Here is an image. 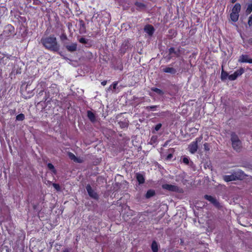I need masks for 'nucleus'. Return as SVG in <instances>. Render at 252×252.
I'll return each mask as SVG.
<instances>
[{
  "label": "nucleus",
  "mask_w": 252,
  "mask_h": 252,
  "mask_svg": "<svg viewBox=\"0 0 252 252\" xmlns=\"http://www.w3.org/2000/svg\"><path fill=\"white\" fill-rule=\"evenodd\" d=\"M41 43L46 48L51 51L56 52L59 49L56 38L54 36L42 38Z\"/></svg>",
  "instance_id": "f257e3e1"
},
{
  "label": "nucleus",
  "mask_w": 252,
  "mask_h": 252,
  "mask_svg": "<svg viewBox=\"0 0 252 252\" xmlns=\"http://www.w3.org/2000/svg\"><path fill=\"white\" fill-rule=\"evenodd\" d=\"M245 174L241 170H238L230 175H225L223 179L225 182H230L236 180H242L244 177Z\"/></svg>",
  "instance_id": "f03ea898"
},
{
  "label": "nucleus",
  "mask_w": 252,
  "mask_h": 252,
  "mask_svg": "<svg viewBox=\"0 0 252 252\" xmlns=\"http://www.w3.org/2000/svg\"><path fill=\"white\" fill-rule=\"evenodd\" d=\"M241 8V5L239 3H236L233 7L230 15V19L233 22H236L238 20Z\"/></svg>",
  "instance_id": "7ed1b4c3"
},
{
  "label": "nucleus",
  "mask_w": 252,
  "mask_h": 252,
  "mask_svg": "<svg viewBox=\"0 0 252 252\" xmlns=\"http://www.w3.org/2000/svg\"><path fill=\"white\" fill-rule=\"evenodd\" d=\"M162 188L163 189L167 190L169 191L175 192L177 193H183V189L178 187L177 186L165 184L162 185Z\"/></svg>",
  "instance_id": "20e7f679"
},
{
  "label": "nucleus",
  "mask_w": 252,
  "mask_h": 252,
  "mask_svg": "<svg viewBox=\"0 0 252 252\" xmlns=\"http://www.w3.org/2000/svg\"><path fill=\"white\" fill-rule=\"evenodd\" d=\"M231 140L233 149L236 151H239L241 148V142L238 139L237 135L235 133H232L231 134Z\"/></svg>",
  "instance_id": "39448f33"
},
{
  "label": "nucleus",
  "mask_w": 252,
  "mask_h": 252,
  "mask_svg": "<svg viewBox=\"0 0 252 252\" xmlns=\"http://www.w3.org/2000/svg\"><path fill=\"white\" fill-rule=\"evenodd\" d=\"M14 28L11 25L6 26L3 33L0 35L7 38H9L14 35Z\"/></svg>",
  "instance_id": "423d86ee"
},
{
  "label": "nucleus",
  "mask_w": 252,
  "mask_h": 252,
  "mask_svg": "<svg viewBox=\"0 0 252 252\" xmlns=\"http://www.w3.org/2000/svg\"><path fill=\"white\" fill-rule=\"evenodd\" d=\"M201 138H197L195 141L192 142L189 146V150L191 154L195 153L198 149V142H200Z\"/></svg>",
  "instance_id": "0eeeda50"
},
{
  "label": "nucleus",
  "mask_w": 252,
  "mask_h": 252,
  "mask_svg": "<svg viewBox=\"0 0 252 252\" xmlns=\"http://www.w3.org/2000/svg\"><path fill=\"white\" fill-rule=\"evenodd\" d=\"M26 233L22 230H20L16 234V243L17 245L22 244L25 239Z\"/></svg>",
  "instance_id": "6e6552de"
},
{
  "label": "nucleus",
  "mask_w": 252,
  "mask_h": 252,
  "mask_svg": "<svg viewBox=\"0 0 252 252\" xmlns=\"http://www.w3.org/2000/svg\"><path fill=\"white\" fill-rule=\"evenodd\" d=\"M244 72V69L241 67L235 71L233 74L229 75L228 76V79L231 81L235 80L238 77L241 76Z\"/></svg>",
  "instance_id": "1a4fd4ad"
},
{
  "label": "nucleus",
  "mask_w": 252,
  "mask_h": 252,
  "mask_svg": "<svg viewBox=\"0 0 252 252\" xmlns=\"http://www.w3.org/2000/svg\"><path fill=\"white\" fill-rule=\"evenodd\" d=\"M204 198L206 200H208L211 203H212L216 207H219L220 206L219 202L216 199V198L214 197L213 196L208 195H205L204 196Z\"/></svg>",
  "instance_id": "9d476101"
},
{
  "label": "nucleus",
  "mask_w": 252,
  "mask_h": 252,
  "mask_svg": "<svg viewBox=\"0 0 252 252\" xmlns=\"http://www.w3.org/2000/svg\"><path fill=\"white\" fill-rule=\"evenodd\" d=\"M86 188L90 196L94 199L98 198L97 194L92 189L91 186L90 185H88Z\"/></svg>",
  "instance_id": "9b49d317"
},
{
  "label": "nucleus",
  "mask_w": 252,
  "mask_h": 252,
  "mask_svg": "<svg viewBox=\"0 0 252 252\" xmlns=\"http://www.w3.org/2000/svg\"><path fill=\"white\" fill-rule=\"evenodd\" d=\"M240 63H252V59H250L249 56L247 55H241L239 60Z\"/></svg>",
  "instance_id": "f8f14e48"
},
{
  "label": "nucleus",
  "mask_w": 252,
  "mask_h": 252,
  "mask_svg": "<svg viewBox=\"0 0 252 252\" xmlns=\"http://www.w3.org/2000/svg\"><path fill=\"white\" fill-rule=\"evenodd\" d=\"M65 47L68 51L73 52L76 51L77 44L76 43H72L71 44L66 45Z\"/></svg>",
  "instance_id": "ddd939ff"
},
{
  "label": "nucleus",
  "mask_w": 252,
  "mask_h": 252,
  "mask_svg": "<svg viewBox=\"0 0 252 252\" xmlns=\"http://www.w3.org/2000/svg\"><path fill=\"white\" fill-rule=\"evenodd\" d=\"M154 31V27L150 25H146L144 28V31L150 36L153 35Z\"/></svg>",
  "instance_id": "4468645a"
},
{
  "label": "nucleus",
  "mask_w": 252,
  "mask_h": 252,
  "mask_svg": "<svg viewBox=\"0 0 252 252\" xmlns=\"http://www.w3.org/2000/svg\"><path fill=\"white\" fill-rule=\"evenodd\" d=\"M136 178L139 183V184H143L145 182V177L144 175L140 173H137L136 174Z\"/></svg>",
  "instance_id": "2eb2a0df"
},
{
  "label": "nucleus",
  "mask_w": 252,
  "mask_h": 252,
  "mask_svg": "<svg viewBox=\"0 0 252 252\" xmlns=\"http://www.w3.org/2000/svg\"><path fill=\"white\" fill-rule=\"evenodd\" d=\"M87 116H88L89 119L92 123H94L96 121L95 115L91 111H87Z\"/></svg>",
  "instance_id": "dca6fc26"
},
{
  "label": "nucleus",
  "mask_w": 252,
  "mask_h": 252,
  "mask_svg": "<svg viewBox=\"0 0 252 252\" xmlns=\"http://www.w3.org/2000/svg\"><path fill=\"white\" fill-rule=\"evenodd\" d=\"M151 249L153 252H158V245L156 241H153L151 245Z\"/></svg>",
  "instance_id": "f3484780"
},
{
  "label": "nucleus",
  "mask_w": 252,
  "mask_h": 252,
  "mask_svg": "<svg viewBox=\"0 0 252 252\" xmlns=\"http://www.w3.org/2000/svg\"><path fill=\"white\" fill-rule=\"evenodd\" d=\"M155 195V191L153 189H149L147 191V193L145 195V197L146 198H149L151 197H153Z\"/></svg>",
  "instance_id": "a211bd4d"
},
{
  "label": "nucleus",
  "mask_w": 252,
  "mask_h": 252,
  "mask_svg": "<svg viewBox=\"0 0 252 252\" xmlns=\"http://www.w3.org/2000/svg\"><path fill=\"white\" fill-rule=\"evenodd\" d=\"M163 71L166 73L174 74L176 72L175 69L173 67H167L163 69Z\"/></svg>",
  "instance_id": "6ab92c4d"
},
{
  "label": "nucleus",
  "mask_w": 252,
  "mask_h": 252,
  "mask_svg": "<svg viewBox=\"0 0 252 252\" xmlns=\"http://www.w3.org/2000/svg\"><path fill=\"white\" fill-rule=\"evenodd\" d=\"M174 54L176 56H179V52L176 51L173 47H171L169 49V54L172 57V54Z\"/></svg>",
  "instance_id": "aec40b11"
},
{
  "label": "nucleus",
  "mask_w": 252,
  "mask_h": 252,
  "mask_svg": "<svg viewBox=\"0 0 252 252\" xmlns=\"http://www.w3.org/2000/svg\"><path fill=\"white\" fill-rule=\"evenodd\" d=\"M151 90L159 95H162L163 94V92L162 90L157 88H152Z\"/></svg>",
  "instance_id": "412c9836"
},
{
  "label": "nucleus",
  "mask_w": 252,
  "mask_h": 252,
  "mask_svg": "<svg viewBox=\"0 0 252 252\" xmlns=\"http://www.w3.org/2000/svg\"><path fill=\"white\" fill-rule=\"evenodd\" d=\"M252 11V2L248 4L247 8L246 9V13L247 14H250Z\"/></svg>",
  "instance_id": "4be33fe9"
},
{
  "label": "nucleus",
  "mask_w": 252,
  "mask_h": 252,
  "mask_svg": "<svg viewBox=\"0 0 252 252\" xmlns=\"http://www.w3.org/2000/svg\"><path fill=\"white\" fill-rule=\"evenodd\" d=\"M17 121H23L25 119V115L23 114H18L16 117Z\"/></svg>",
  "instance_id": "5701e85b"
},
{
  "label": "nucleus",
  "mask_w": 252,
  "mask_h": 252,
  "mask_svg": "<svg viewBox=\"0 0 252 252\" xmlns=\"http://www.w3.org/2000/svg\"><path fill=\"white\" fill-rule=\"evenodd\" d=\"M169 153L168 154V155L166 157V159L168 160L170 159L173 157L172 153L174 152L173 149H169Z\"/></svg>",
  "instance_id": "b1692460"
},
{
  "label": "nucleus",
  "mask_w": 252,
  "mask_h": 252,
  "mask_svg": "<svg viewBox=\"0 0 252 252\" xmlns=\"http://www.w3.org/2000/svg\"><path fill=\"white\" fill-rule=\"evenodd\" d=\"M229 75H228V74L226 72L222 70L221 73V78L222 80L225 79L226 77Z\"/></svg>",
  "instance_id": "393cba45"
},
{
  "label": "nucleus",
  "mask_w": 252,
  "mask_h": 252,
  "mask_svg": "<svg viewBox=\"0 0 252 252\" xmlns=\"http://www.w3.org/2000/svg\"><path fill=\"white\" fill-rule=\"evenodd\" d=\"M157 107V105L149 106H147L146 109L149 111H156Z\"/></svg>",
  "instance_id": "a878e982"
},
{
  "label": "nucleus",
  "mask_w": 252,
  "mask_h": 252,
  "mask_svg": "<svg viewBox=\"0 0 252 252\" xmlns=\"http://www.w3.org/2000/svg\"><path fill=\"white\" fill-rule=\"evenodd\" d=\"M47 166H48V168L50 169L51 170H52L53 172L55 173L56 172V170L54 168V165L52 164V163H48L47 164Z\"/></svg>",
  "instance_id": "bb28decb"
},
{
  "label": "nucleus",
  "mask_w": 252,
  "mask_h": 252,
  "mask_svg": "<svg viewBox=\"0 0 252 252\" xmlns=\"http://www.w3.org/2000/svg\"><path fill=\"white\" fill-rule=\"evenodd\" d=\"M79 41L81 43L86 44L88 42V40L84 37H81L79 39Z\"/></svg>",
  "instance_id": "cd10ccee"
},
{
  "label": "nucleus",
  "mask_w": 252,
  "mask_h": 252,
  "mask_svg": "<svg viewBox=\"0 0 252 252\" xmlns=\"http://www.w3.org/2000/svg\"><path fill=\"white\" fill-rule=\"evenodd\" d=\"M53 186L54 187V188L58 191L60 190V186L59 184L53 183Z\"/></svg>",
  "instance_id": "c85d7f7f"
},
{
  "label": "nucleus",
  "mask_w": 252,
  "mask_h": 252,
  "mask_svg": "<svg viewBox=\"0 0 252 252\" xmlns=\"http://www.w3.org/2000/svg\"><path fill=\"white\" fill-rule=\"evenodd\" d=\"M183 162L186 164L189 163V158L188 157H184L183 158Z\"/></svg>",
  "instance_id": "c756f323"
},
{
  "label": "nucleus",
  "mask_w": 252,
  "mask_h": 252,
  "mask_svg": "<svg viewBox=\"0 0 252 252\" xmlns=\"http://www.w3.org/2000/svg\"><path fill=\"white\" fill-rule=\"evenodd\" d=\"M68 155H69V158L71 159H73L74 160H76V157L75 156V155L73 154L70 153Z\"/></svg>",
  "instance_id": "7c9ffc66"
},
{
  "label": "nucleus",
  "mask_w": 252,
  "mask_h": 252,
  "mask_svg": "<svg viewBox=\"0 0 252 252\" xmlns=\"http://www.w3.org/2000/svg\"><path fill=\"white\" fill-rule=\"evenodd\" d=\"M161 127V124H157L155 127V129L156 130V131H158Z\"/></svg>",
  "instance_id": "2f4dec72"
},
{
  "label": "nucleus",
  "mask_w": 252,
  "mask_h": 252,
  "mask_svg": "<svg viewBox=\"0 0 252 252\" xmlns=\"http://www.w3.org/2000/svg\"><path fill=\"white\" fill-rule=\"evenodd\" d=\"M204 148L206 151H209L210 150L209 145L208 143H205V144H204Z\"/></svg>",
  "instance_id": "473e14b6"
},
{
  "label": "nucleus",
  "mask_w": 252,
  "mask_h": 252,
  "mask_svg": "<svg viewBox=\"0 0 252 252\" xmlns=\"http://www.w3.org/2000/svg\"><path fill=\"white\" fill-rule=\"evenodd\" d=\"M248 24L250 26L252 25V15H251L249 18Z\"/></svg>",
  "instance_id": "72a5a7b5"
},
{
  "label": "nucleus",
  "mask_w": 252,
  "mask_h": 252,
  "mask_svg": "<svg viewBox=\"0 0 252 252\" xmlns=\"http://www.w3.org/2000/svg\"><path fill=\"white\" fill-rule=\"evenodd\" d=\"M61 38L62 40L66 39L67 38V37H66V35L62 34L61 36Z\"/></svg>",
  "instance_id": "f704fd0d"
},
{
  "label": "nucleus",
  "mask_w": 252,
  "mask_h": 252,
  "mask_svg": "<svg viewBox=\"0 0 252 252\" xmlns=\"http://www.w3.org/2000/svg\"><path fill=\"white\" fill-rule=\"evenodd\" d=\"M106 83H107V81H103L101 82V85L102 86L106 85Z\"/></svg>",
  "instance_id": "c9c22d12"
},
{
  "label": "nucleus",
  "mask_w": 252,
  "mask_h": 252,
  "mask_svg": "<svg viewBox=\"0 0 252 252\" xmlns=\"http://www.w3.org/2000/svg\"><path fill=\"white\" fill-rule=\"evenodd\" d=\"M63 252H69V251L68 249H65Z\"/></svg>",
  "instance_id": "e433bc0d"
},
{
  "label": "nucleus",
  "mask_w": 252,
  "mask_h": 252,
  "mask_svg": "<svg viewBox=\"0 0 252 252\" xmlns=\"http://www.w3.org/2000/svg\"><path fill=\"white\" fill-rule=\"evenodd\" d=\"M236 1H237V0H231L232 3H235Z\"/></svg>",
  "instance_id": "4c0bfd02"
},
{
  "label": "nucleus",
  "mask_w": 252,
  "mask_h": 252,
  "mask_svg": "<svg viewBox=\"0 0 252 252\" xmlns=\"http://www.w3.org/2000/svg\"><path fill=\"white\" fill-rule=\"evenodd\" d=\"M116 85H117V84H114V88H115Z\"/></svg>",
  "instance_id": "58836bf2"
},
{
  "label": "nucleus",
  "mask_w": 252,
  "mask_h": 252,
  "mask_svg": "<svg viewBox=\"0 0 252 252\" xmlns=\"http://www.w3.org/2000/svg\"><path fill=\"white\" fill-rule=\"evenodd\" d=\"M239 222H240V224L241 225H244V224H243V223H241V221H239Z\"/></svg>",
  "instance_id": "ea45409f"
}]
</instances>
